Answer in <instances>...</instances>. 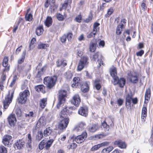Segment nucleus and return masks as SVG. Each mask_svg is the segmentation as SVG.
<instances>
[{
    "label": "nucleus",
    "mask_w": 153,
    "mask_h": 153,
    "mask_svg": "<svg viewBox=\"0 0 153 153\" xmlns=\"http://www.w3.org/2000/svg\"><path fill=\"white\" fill-rule=\"evenodd\" d=\"M57 79V77L56 76H47L44 79V83L49 88H51L55 84Z\"/></svg>",
    "instance_id": "f257e3e1"
},
{
    "label": "nucleus",
    "mask_w": 153,
    "mask_h": 153,
    "mask_svg": "<svg viewBox=\"0 0 153 153\" xmlns=\"http://www.w3.org/2000/svg\"><path fill=\"white\" fill-rule=\"evenodd\" d=\"M14 93V90L9 91L8 94L3 100V103L4 108L6 109L12 101Z\"/></svg>",
    "instance_id": "f03ea898"
},
{
    "label": "nucleus",
    "mask_w": 153,
    "mask_h": 153,
    "mask_svg": "<svg viewBox=\"0 0 153 153\" xmlns=\"http://www.w3.org/2000/svg\"><path fill=\"white\" fill-rule=\"evenodd\" d=\"M67 95L66 91L64 90H60L59 91L58 97V103L57 105V107L59 109L60 106L63 105L65 101V97Z\"/></svg>",
    "instance_id": "7ed1b4c3"
},
{
    "label": "nucleus",
    "mask_w": 153,
    "mask_h": 153,
    "mask_svg": "<svg viewBox=\"0 0 153 153\" xmlns=\"http://www.w3.org/2000/svg\"><path fill=\"white\" fill-rule=\"evenodd\" d=\"M73 108H74L72 107H66L64 108L61 111L60 114L61 119L65 120L69 119L68 117V114H70Z\"/></svg>",
    "instance_id": "20e7f679"
},
{
    "label": "nucleus",
    "mask_w": 153,
    "mask_h": 153,
    "mask_svg": "<svg viewBox=\"0 0 153 153\" xmlns=\"http://www.w3.org/2000/svg\"><path fill=\"white\" fill-rule=\"evenodd\" d=\"M19 97L18 98V102L21 104L25 103L27 100V97L30 95L28 90H26L19 94Z\"/></svg>",
    "instance_id": "39448f33"
},
{
    "label": "nucleus",
    "mask_w": 153,
    "mask_h": 153,
    "mask_svg": "<svg viewBox=\"0 0 153 153\" xmlns=\"http://www.w3.org/2000/svg\"><path fill=\"white\" fill-rule=\"evenodd\" d=\"M88 58L86 56H83L80 59L79 63L77 69L78 71H81L83 68L88 64Z\"/></svg>",
    "instance_id": "423d86ee"
},
{
    "label": "nucleus",
    "mask_w": 153,
    "mask_h": 153,
    "mask_svg": "<svg viewBox=\"0 0 153 153\" xmlns=\"http://www.w3.org/2000/svg\"><path fill=\"white\" fill-rule=\"evenodd\" d=\"M9 70V67L4 68L2 73V75L0 80V89L2 90L4 88V85L5 84V81L6 78V76L5 73V72H8Z\"/></svg>",
    "instance_id": "0eeeda50"
},
{
    "label": "nucleus",
    "mask_w": 153,
    "mask_h": 153,
    "mask_svg": "<svg viewBox=\"0 0 153 153\" xmlns=\"http://www.w3.org/2000/svg\"><path fill=\"white\" fill-rule=\"evenodd\" d=\"M102 57L100 53L97 52L93 56L92 60L95 61L97 60V63L98 64L97 66L98 67H100L101 64L103 65L102 61Z\"/></svg>",
    "instance_id": "6e6552de"
},
{
    "label": "nucleus",
    "mask_w": 153,
    "mask_h": 153,
    "mask_svg": "<svg viewBox=\"0 0 153 153\" xmlns=\"http://www.w3.org/2000/svg\"><path fill=\"white\" fill-rule=\"evenodd\" d=\"M126 20L125 19H122L121 22L117 26L116 31V33L117 35H119L121 33L123 28L124 27V24L126 23Z\"/></svg>",
    "instance_id": "1a4fd4ad"
},
{
    "label": "nucleus",
    "mask_w": 153,
    "mask_h": 153,
    "mask_svg": "<svg viewBox=\"0 0 153 153\" xmlns=\"http://www.w3.org/2000/svg\"><path fill=\"white\" fill-rule=\"evenodd\" d=\"M87 137L86 132H83L82 135H79L76 137L75 140L77 143H80L83 142Z\"/></svg>",
    "instance_id": "9d476101"
},
{
    "label": "nucleus",
    "mask_w": 153,
    "mask_h": 153,
    "mask_svg": "<svg viewBox=\"0 0 153 153\" xmlns=\"http://www.w3.org/2000/svg\"><path fill=\"white\" fill-rule=\"evenodd\" d=\"M125 83L126 80L123 78H121L119 79L118 77L117 79H116V80H115L113 82V84L114 85L118 84L119 86L121 88L123 87Z\"/></svg>",
    "instance_id": "9b49d317"
},
{
    "label": "nucleus",
    "mask_w": 153,
    "mask_h": 153,
    "mask_svg": "<svg viewBox=\"0 0 153 153\" xmlns=\"http://www.w3.org/2000/svg\"><path fill=\"white\" fill-rule=\"evenodd\" d=\"M80 102V97L78 94H75L73 96L71 100V102L75 106L77 107L78 106Z\"/></svg>",
    "instance_id": "f8f14e48"
},
{
    "label": "nucleus",
    "mask_w": 153,
    "mask_h": 153,
    "mask_svg": "<svg viewBox=\"0 0 153 153\" xmlns=\"http://www.w3.org/2000/svg\"><path fill=\"white\" fill-rule=\"evenodd\" d=\"M69 122V119L65 120L61 119L59 125V128L60 129H63L67 127Z\"/></svg>",
    "instance_id": "ddd939ff"
},
{
    "label": "nucleus",
    "mask_w": 153,
    "mask_h": 153,
    "mask_svg": "<svg viewBox=\"0 0 153 153\" xmlns=\"http://www.w3.org/2000/svg\"><path fill=\"white\" fill-rule=\"evenodd\" d=\"M129 76L130 81L131 82L135 83L138 82L137 75L136 73L130 72V75L129 74Z\"/></svg>",
    "instance_id": "4468645a"
},
{
    "label": "nucleus",
    "mask_w": 153,
    "mask_h": 153,
    "mask_svg": "<svg viewBox=\"0 0 153 153\" xmlns=\"http://www.w3.org/2000/svg\"><path fill=\"white\" fill-rule=\"evenodd\" d=\"M25 143L22 140H19L17 141L14 145V147L18 149H20L23 148Z\"/></svg>",
    "instance_id": "2eb2a0df"
},
{
    "label": "nucleus",
    "mask_w": 153,
    "mask_h": 153,
    "mask_svg": "<svg viewBox=\"0 0 153 153\" xmlns=\"http://www.w3.org/2000/svg\"><path fill=\"white\" fill-rule=\"evenodd\" d=\"M78 113L82 116L86 117L88 114V109L87 107H80L79 109Z\"/></svg>",
    "instance_id": "dca6fc26"
},
{
    "label": "nucleus",
    "mask_w": 153,
    "mask_h": 153,
    "mask_svg": "<svg viewBox=\"0 0 153 153\" xmlns=\"http://www.w3.org/2000/svg\"><path fill=\"white\" fill-rule=\"evenodd\" d=\"M8 119L10 125L11 126H14L16 122L15 115L14 114L10 115L8 117Z\"/></svg>",
    "instance_id": "f3484780"
},
{
    "label": "nucleus",
    "mask_w": 153,
    "mask_h": 153,
    "mask_svg": "<svg viewBox=\"0 0 153 153\" xmlns=\"http://www.w3.org/2000/svg\"><path fill=\"white\" fill-rule=\"evenodd\" d=\"M73 83L72 84V86L74 88H76L77 87L81 85V80L79 77H75L73 80Z\"/></svg>",
    "instance_id": "a211bd4d"
},
{
    "label": "nucleus",
    "mask_w": 153,
    "mask_h": 153,
    "mask_svg": "<svg viewBox=\"0 0 153 153\" xmlns=\"http://www.w3.org/2000/svg\"><path fill=\"white\" fill-rule=\"evenodd\" d=\"M12 139V137L9 135H5L3 139L2 142L5 146L9 145V142Z\"/></svg>",
    "instance_id": "6ab92c4d"
},
{
    "label": "nucleus",
    "mask_w": 153,
    "mask_h": 153,
    "mask_svg": "<svg viewBox=\"0 0 153 153\" xmlns=\"http://www.w3.org/2000/svg\"><path fill=\"white\" fill-rule=\"evenodd\" d=\"M147 116V108L144 105L143 108L142 110L141 113V121L144 123L146 120Z\"/></svg>",
    "instance_id": "aec40b11"
},
{
    "label": "nucleus",
    "mask_w": 153,
    "mask_h": 153,
    "mask_svg": "<svg viewBox=\"0 0 153 153\" xmlns=\"http://www.w3.org/2000/svg\"><path fill=\"white\" fill-rule=\"evenodd\" d=\"M97 44L96 40L95 39H93L90 44V51L91 52H94L96 49Z\"/></svg>",
    "instance_id": "412c9836"
},
{
    "label": "nucleus",
    "mask_w": 153,
    "mask_h": 153,
    "mask_svg": "<svg viewBox=\"0 0 153 153\" xmlns=\"http://www.w3.org/2000/svg\"><path fill=\"white\" fill-rule=\"evenodd\" d=\"M46 124V122L45 119V117L42 116L39 119L37 123V126L39 127H42L45 126Z\"/></svg>",
    "instance_id": "4be33fe9"
},
{
    "label": "nucleus",
    "mask_w": 153,
    "mask_h": 153,
    "mask_svg": "<svg viewBox=\"0 0 153 153\" xmlns=\"http://www.w3.org/2000/svg\"><path fill=\"white\" fill-rule=\"evenodd\" d=\"M85 126V123L81 122L79 124L74 128V130L76 132H79L82 131Z\"/></svg>",
    "instance_id": "5701e85b"
},
{
    "label": "nucleus",
    "mask_w": 153,
    "mask_h": 153,
    "mask_svg": "<svg viewBox=\"0 0 153 153\" xmlns=\"http://www.w3.org/2000/svg\"><path fill=\"white\" fill-rule=\"evenodd\" d=\"M100 126L98 124H93L92 125L89 126L88 130L92 132H95L99 128Z\"/></svg>",
    "instance_id": "b1692460"
},
{
    "label": "nucleus",
    "mask_w": 153,
    "mask_h": 153,
    "mask_svg": "<svg viewBox=\"0 0 153 153\" xmlns=\"http://www.w3.org/2000/svg\"><path fill=\"white\" fill-rule=\"evenodd\" d=\"M110 74L111 76L114 79V81L116 80V79L118 77L117 76V71L115 67L112 68L110 71Z\"/></svg>",
    "instance_id": "393cba45"
},
{
    "label": "nucleus",
    "mask_w": 153,
    "mask_h": 153,
    "mask_svg": "<svg viewBox=\"0 0 153 153\" xmlns=\"http://www.w3.org/2000/svg\"><path fill=\"white\" fill-rule=\"evenodd\" d=\"M114 144L117 145V146L122 149L125 148L126 147V145L125 142L121 140H118L115 141L114 143Z\"/></svg>",
    "instance_id": "a878e982"
},
{
    "label": "nucleus",
    "mask_w": 153,
    "mask_h": 153,
    "mask_svg": "<svg viewBox=\"0 0 153 153\" xmlns=\"http://www.w3.org/2000/svg\"><path fill=\"white\" fill-rule=\"evenodd\" d=\"M150 97V89L148 88L146 89L145 95V101L144 102L147 103L148 102V101L149 100Z\"/></svg>",
    "instance_id": "bb28decb"
},
{
    "label": "nucleus",
    "mask_w": 153,
    "mask_h": 153,
    "mask_svg": "<svg viewBox=\"0 0 153 153\" xmlns=\"http://www.w3.org/2000/svg\"><path fill=\"white\" fill-rule=\"evenodd\" d=\"M35 90L38 92H42L43 93H44L45 91V87L44 86L42 85H40L36 86L35 87Z\"/></svg>",
    "instance_id": "cd10ccee"
},
{
    "label": "nucleus",
    "mask_w": 153,
    "mask_h": 153,
    "mask_svg": "<svg viewBox=\"0 0 153 153\" xmlns=\"http://www.w3.org/2000/svg\"><path fill=\"white\" fill-rule=\"evenodd\" d=\"M52 22V20L51 17L48 16L45 22V24L47 27H49L51 25Z\"/></svg>",
    "instance_id": "c85d7f7f"
},
{
    "label": "nucleus",
    "mask_w": 153,
    "mask_h": 153,
    "mask_svg": "<svg viewBox=\"0 0 153 153\" xmlns=\"http://www.w3.org/2000/svg\"><path fill=\"white\" fill-rule=\"evenodd\" d=\"M37 73L36 77L39 78V81H41L42 79V78H41V77L43 74V68H42L40 70L37 69Z\"/></svg>",
    "instance_id": "c756f323"
},
{
    "label": "nucleus",
    "mask_w": 153,
    "mask_h": 153,
    "mask_svg": "<svg viewBox=\"0 0 153 153\" xmlns=\"http://www.w3.org/2000/svg\"><path fill=\"white\" fill-rule=\"evenodd\" d=\"M99 79H97L94 81V85L97 90H99L101 88V86Z\"/></svg>",
    "instance_id": "7c9ffc66"
},
{
    "label": "nucleus",
    "mask_w": 153,
    "mask_h": 153,
    "mask_svg": "<svg viewBox=\"0 0 153 153\" xmlns=\"http://www.w3.org/2000/svg\"><path fill=\"white\" fill-rule=\"evenodd\" d=\"M47 99L46 98H44L40 100L39 105L42 108H45L47 103Z\"/></svg>",
    "instance_id": "2f4dec72"
},
{
    "label": "nucleus",
    "mask_w": 153,
    "mask_h": 153,
    "mask_svg": "<svg viewBox=\"0 0 153 153\" xmlns=\"http://www.w3.org/2000/svg\"><path fill=\"white\" fill-rule=\"evenodd\" d=\"M71 0H65L64 3L62 5V7L60 8V10L62 9H66L67 7L71 2Z\"/></svg>",
    "instance_id": "473e14b6"
},
{
    "label": "nucleus",
    "mask_w": 153,
    "mask_h": 153,
    "mask_svg": "<svg viewBox=\"0 0 153 153\" xmlns=\"http://www.w3.org/2000/svg\"><path fill=\"white\" fill-rule=\"evenodd\" d=\"M52 131L51 128L48 127L46 128L44 131V134L45 136L47 137L50 135L52 133Z\"/></svg>",
    "instance_id": "72a5a7b5"
},
{
    "label": "nucleus",
    "mask_w": 153,
    "mask_h": 153,
    "mask_svg": "<svg viewBox=\"0 0 153 153\" xmlns=\"http://www.w3.org/2000/svg\"><path fill=\"white\" fill-rule=\"evenodd\" d=\"M43 27L42 26H39L38 27L36 30V33L38 36L41 35L43 31Z\"/></svg>",
    "instance_id": "f704fd0d"
},
{
    "label": "nucleus",
    "mask_w": 153,
    "mask_h": 153,
    "mask_svg": "<svg viewBox=\"0 0 153 153\" xmlns=\"http://www.w3.org/2000/svg\"><path fill=\"white\" fill-rule=\"evenodd\" d=\"M49 46V45L48 44H44L41 43L38 45L37 48L38 49H45L48 47Z\"/></svg>",
    "instance_id": "c9c22d12"
},
{
    "label": "nucleus",
    "mask_w": 153,
    "mask_h": 153,
    "mask_svg": "<svg viewBox=\"0 0 153 153\" xmlns=\"http://www.w3.org/2000/svg\"><path fill=\"white\" fill-rule=\"evenodd\" d=\"M81 89L83 92L85 93L88 91L89 87L86 83H85L81 86Z\"/></svg>",
    "instance_id": "e433bc0d"
},
{
    "label": "nucleus",
    "mask_w": 153,
    "mask_h": 153,
    "mask_svg": "<svg viewBox=\"0 0 153 153\" xmlns=\"http://www.w3.org/2000/svg\"><path fill=\"white\" fill-rule=\"evenodd\" d=\"M8 57L5 56L3 59L2 63L3 66L5 67L4 68L8 67H9V68H10V66H7L8 65Z\"/></svg>",
    "instance_id": "4c0bfd02"
},
{
    "label": "nucleus",
    "mask_w": 153,
    "mask_h": 153,
    "mask_svg": "<svg viewBox=\"0 0 153 153\" xmlns=\"http://www.w3.org/2000/svg\"><path fill=\"white\" fill-rule=\"evenodd\" d=\"M65 76L67 79H70L71 78L73 74L71 71H69L65 73Z\"/></svg>",
    "instance_id": "58836bf2"
},
{
    "label": "nucleus",
    "mask_w": 153,
    "mask_h": 153,
    "mask_svg": "<svg viewBox=\"0 0 153 153\" xmlns=\"http://www.w3.org/2000/svg\"><path fill=\"white\" fill-rule=\"evenodd\" d=\"M43 137V134L42 132L39 131L38 132L37 135L36 137V140L39 141L41 140Z\"/></svg>",
    "instance_id": "ea45409f"
},
{
    "label": "nucleus",
    "mask_w": 153,
    "mask_h": 153,
    "mask_svg": "<svg viewBox=\"0 0 153 153\" xmlns=\"http://www.w3.org/2000/svg\"><path fill=\"white\" fill-rule=\"evenodd\" d=\"M35 115V114L33 112L30 111L27 114H26L25 117L27 119H30L34 117Z\"/></svg>",
    "instance_id": "a19ab883"
},
{
    "label": "nucleus",
    "mask_w": 153,
    "mask_h": 153,
    "mask_svg": "<svg viewBox=\"0 0 153 153\" xmlns=\"http://www.w3.org/2000/svg\"><path fill=\"white\" fill-rule=\"evenodd\" d=\"M53 141V139H51L48 140L47 142H46L45 147L47 149L51 147Z\"/></svg>",
    "instance_id": "79ce46f5"
},
{
    "label": "nucleus",
    "mask_w": 153,
    "mask_h": 153,
    "mask_svg": "<svg viewBox=\"0 0 153 153\" xmlns=\"http://www.w3.org/2000/svg\"><path fill=\"white\" fill-rule=\"evenodd\" d=\"M100 25V24L95 22L94 23L93 25V30L94 31V32L95 31L97 33L99 31V25Z\"/></svg>",
    "instance_id": "37998d69"
},
{
    "label": "nucleus",
    "mask_w": 153,
    "mask_h": 153,
    "mask_svg": "<svg viewBox=\"0 0 153 153\" xmlns=\"http://www.w3.org/2000/svg\"><path fill=\"white\" fill-rule=\"evenodd\" d=\"M25 51H24L22 53V55L21 59H19L18 60V63L19 64H21L23 62L25 59Z\"/></svg>",
    "instance_id": "c03bdc74"
},
{
    "label": "nucleus",
    "mask_w": 153,
    "mask_h": 153,
    "mask_svg": "<svg viewBox=\"0 0 153 153\" xmlns=\"http://www.w3.org/2000/svg\"><path fill=\"white\" fill-rule=\"evenodd\" d=\"M114 10L112 7H111L107 10V13L105 15L106 17H109L113 12Z\"/></svg>",
    "instance_id": "a18cd8bd"
},
{
    "label": "nucleus",
    "mask_w": 153,
    "mask_h": 153,
    "mask_svg": "<svg viewBox=\"0 0 153 153\" xmlns=\"http://www.w3.org/2000/svg\"><path fill=\"white\" fill-rule=\"evenodd\" d=\"M25 19L26 21H31L33 19V16L30 14H26L25 16Z\"/></svg>",
    "instance_id": "49530a36"
},
{
    "label": "nucleus",
    "mask_w": 153,
    "mask_h": 153,
    "mask_svg": "<svg viewBox=\"0 0 153 153\" xmlns=\"http://www.w3.org/2000/svg\"><path fill=\"white\" fill-rule=\"evenodd\" d=\"M46 141L44 140L41 141L39 144V148L40 149L42 150L44 147V145H46Z\"/></svg>",
    "instance_id": "de8ad7c7"
},
{
    "label": "nucleus",
    "mask_w": 153,
    "mask_h": 153,
    "mask_svg": "<svg viewBox=\"0 0 153 153\" xmlns=\"http://www.w3.org/2000/svg\"><path fill=\"white\" fill-rule=\"evenodd\" d=\"M7 150L6 148L4 146H0V153H7Z\"/></svg>",
    "instance_id": "09e8293b"
},
{
    "label": "nucleus",
    "mask_w": 153,
    "mask_h": 153,
    "mask_svg": "<svg viewBox=\"0 0 153 153\" xmlns=\"http://www.w3.org/2000/svg\"><path fill=\"white\" fill-rule=\"evenodd\" d=\"M97 33L93 30L92 32H91L89 34H88L87 36V37L88 38H90L91 37H95V35Z\"/></svg>",
    "instance_id": "8fccbe9b"
},
{
    "label": "nucleus",
    "mask_w": 153,
    "mask_h": 153,
    "mask_svg": "<svg viewBox=\"0 0 153 153\" xmlns=\"http://www.w3.org/2000/svg\"><path fill=\"white\" fill-rule=\"evenodd\" d=\"M18 78V75H15L14 76L12 81L10 85L11 87H12L15 84L16 80Z\"/></svg>",
    "instance_id": "3c124183"
},
{
    "label": "nucleus",
    "mask_w": 153,
    "mask_h": 153,
    "mask_svg": "<svg viewBox=\"0 0 153 153\" xmlns=\"http://www.w3.org/2000/svg\"><path fill=\"white\" fill-rule=\"evenodd\" d=\"M76 146L77 145L76 143H72L69 145L68 146V147L69 149H74L76 148Z\"/></svg>",
    "instance_id": "603ef678"
},
{
    "label": "nucleus",
    "mask_w": 153,
    "mask_h": 153,
    "mask_svg": "<svg viewBox=\"0 0 153 153\" xmlns=\"http://www.w3.org/2000/svg\"><path fill=\"white\" fill-rule=\"evenodd\" d=\"M28 146L30 148L31 143L32 142V139L31 134H28Z\"/></svg>",
    "instance_id": "864d4df0"
},
{
    "label": "nucleus",
    "mask_w": 153,
    "mask_h": 153,
    "mask_svg": "<svg viewBox=\"0 0 153 153\" xmlns=\"http://www.w3.org/2000/svg\"><path fill=\"white\" fill-rule=\"evenodd\" d=\"M101 146L100 144H98L97 145H95L93 146L91 149V150L92 151H95L97 150L99 148H100Z\"/></svg>",
    "instance_id": "5fc2aeb1"
},
{
    "label": "nucleus",
    "mask_w": 153,
    "mask_h": 153,
    "mask_svg": "<svg viewBox=\"0 0 153 153\" xmlns=\"http://www.w3.org/2000/svg\"><path fill=\"white\" fill-rule=\"evenodd\" d=\"M132 95L131 94H128L126 97V101L131 102L132 100Z\"/></svg>",
    "instance_id": "6e6d98bb"
},
{
    "label": "nucleus",
    "mask_w": 153,
    "mask_h": 153,
    "mask_svg": "<svg viewBox=\"0 0 153 153\" xmlns=\"http://www.w3.org/2000/svg\"><path fill=\"white\" fill-rule=\"evenodd\" d=\"M67 36L65 35H64L60 38V40L62 43H64L66 40Z\"/></svg>",
    "instance_id": "4d7b16f0"
},
{
    "label": "nucleus",
    "mask_w": 153,
    "mask_h": 153,
    "mask_svg": "<svg viewBox=\"0 0 153 153\" xmlns=\"http://www.w3.org/2000/svg\"><path fill=\"white\" fill-rule=\"evenodd\" d=\"M56 17L58 20L59 21H62L64 19L63 15L60 13L57 14Z\"/></svg>",
    "instance_id": "13d9d810"
},
{
    "label": "nucleus",
    "mask_w": 153,
    "mask_h": 153,
    "mask_svg": "<svg viewBox=\"0 0 153 153\" xmlns=\"http://www.w3.org/2000/svg\"><path fill=\"white\" fill-rule=\"evenodd\" d=\"M98 41L99 46L103 47L104 46L105 42L104 41L99 39Z\"/></svg>",
    "instance_id": "bf43d9fd"
},
{
    "label": "nucleus",
    "mask_w": 153,
    "mask_h": 153,
    "mask_svg": "<svg viewBox=\"0 0 153 153\" xmlns=\"http://www.w3.org/2000/svg\"><path fill=\"white\" fill-rule=\"evenodd\" d=\"M16 114L18 117H20L21 115V111L20 109H17L16 111Z\"/></svg>",
    "instance_id": "052dcab7"
},
{
    "label": "nucleus",
    "mask_w": 153,
    "mask_h": 153,
    "mask_svg": "<svg viewBox=\"0 0 153 153\" xmlns=\"http://www.w3.org/2000/svg\"><path fill=\"white\" fill-rule=\"evenodd\" d=\"M21 19H19V21L17 23V25L16 26H15L14 27V29L13 30V32H16V31L17 30V29H18V25H19V24L20 23V21H21Z\"/></svg>",
    "instance_id": "680f3d73"
},
{
    "label": "nucleus",
    "mask_w": 153,
    "mask_h": 153,
    "mask_svg": "<svg viewBox=\"0 0 153 153\" xmlns=\"http://www.w3.org/2000/svg\"><path fill=\"white\" fill-rule=\"evenodd\" d=\"M73 34L71 33H68L66 35L67 38L69 41H71L72 38Z\"/></svg>",
    "instance_id": "e2e57ef3"
},
{
    "label": "nucleus",
    "mask_w": 153,
    "mask_h": 153,
    "mask_svg": "<svg viewBox=\"0 0 153 153\" xmlns=\"http://www.w3.org/2000/svg\"><path fill=\"white\" fill-rule=\"evenodd\" d=\"M144 51L143 50H141L140 51L137 52L136 54L137 56H141L143 54Z\"/></svg>",
    "instance_id": "0e129e2a"
},
{
    "label": "nucleus",
    "mask_w": 153,
    "mask_h": 153,
    "mask_svg": "<svg viewBox=\"0 0 153 153\" xmlns=\"http://www.w3.org/2000/svg\"><path fill=\"white\" fill-rule=\"evenodd\" d=\"M82 17L81 15H78L75 18V20L77 22H80L81 20Z\"/></svg>",
    "instance_id": "69168bd1"
},
{
    "label": "nucleus",
    "mask_w": 153,
    "mask_h": 153,
    "mask_svg": "<svg viewBox=\"0 0 153 153\" xmlns=\"http://www.w3.org/2000/svg\"><path fill=\"white\" fill-rule=\"evenodd\" d=\"M109 126L105 122H104L102 123L101 128L103 127L104 128H107V127L108 128Z\"/></svg>",
    "instance_id": "338daca9"
},
{
    "label": "nucleus",
    "mask_w": 153,
    "mask_h": 153,
    "mask_svg": "<svg viewBox=\"0 0 153 153\" xmlns=\"http://www.w3.org/2000/svg\"><path fill=\"white\" fill-rule=\"evenodd\" d=\"M131 102L126 101V106L128 109H131Z\"/></svg>",
    "instance_id": "774afa93"
}]
</instances>
